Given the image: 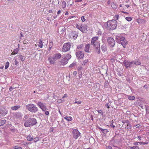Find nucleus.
Returning a JSON list of instances; mask_svg holds the SVG:
<instances>
[{"label":"nucleus","mask_w":149,"mask_h":149,"mask_svg":"<svg viewBox=\"0 0 149 149\" xmlns=\"http://www.w3.org/2000/svg\"><path fill=\"white\" fill-rule=\"evenodd\" d=\"M107 42L109 46L111 48L113 47L115 44V41L114 39L110 37H108L107 39Z\"/></svg>","instance_id":"obj_7"},{"label":"nucleus","mask_w":149,"mask_h":149,"mask_svg":"<svg viewBox=\"0 0 149 149\" xmlns=\"http://www.w3.org/2000/svg\"><path fill=\"white\" fill-rule=\"evenodd\" d=\"M130 149H139V148L137 146H133L130 147Z\"/></svg>","instance_id":"obj_35"},{"label":"nucleus","mask_w":149,"mask_h":149,"mask_svg":"<svg viewBox=\"0 0 149 149\" xmlns=\"http://www.w3.org/2000/svg\"><path fill=\"white\" fill-rule=\"evenodd\" d=\"M75 54L77 58H82L84 57V54L83 51L79 50H77Z\"/></svg>","instance_id":"obj_11"},{"label":"nucleus","mask_w":149,"mask_h":149,"mask_svg":"<svg viewBox=\"0 0 149 149\" xmlns=\"http://www.w3.org/2000/svg\"><path fill=\"white\" fill-rule=\"evenodd\" d=\"M124 65L126 68H129L133 66L132 61L130 62L127 61L125 60L123 62Z\"/></svg>","instance_id":"obj_12"},{"label":"nucleus","mask_w":149,"mask_h":149,"mask_svg":"<svg viewBox=\"0 0 149 149\" xmlns=\"http://www.w3.org/2000/svg\"><path fill=\"white\" fill-rule=\"evenodd\" d=\"M99 38L97 36L93 37L91 39L90 43L91 47L94 48L97 53H100V42L98 40Z\"/></svg>","instance_id":"obj_1"},{"label":"nucleus","mask_w":149,"mask_h":149,"mask_svg":"<svg viewBox=\"0 0 149 149\" xmlns=\"http://www.w3.org/2000/svg\"><path fill=\"white\" fill-rule=\"evenodd\" d=\"M33 140L35 142H36L39 140V139L38 138H35L33 139Z\"/></svg>","instance_id":"obj_44"},{"label":"nucleus","mask_w":149,"mask_h":149,"mask_svg":"<svg viewBox=\"0 0 149 149\" xmlns=\"http://www.w3.org/2000/svg\"><path fill=\"white\" fill-rule=\"evenodd\" d=\"M148 143H146V142H143V145H145L146 144H147Z\"/></svg>","instance_id":"obj_58"},{"label":"nucleus","mask_w":149,"mask_h":149,"mask_svg":"<svg viewBox=\"0 0 149 149\" xmlns=\"http://www.w3.org/2000/svg\"><path fill=\"white\" fill-rule=\"evenodd\" d=\"M81 0H76L75 1V2H81Z\"/></svg>","instance_id":"obj_60"},{"label":"nucleus","mask_w":149,"mask_h":149,"mask_svg":"<svg viewBox=\"0 0 149 149\" xmlns=\"http://www.w3.org/2000/svg\"><path fill=\"white\" fill-rule=\"evenodd\" d=\"M127 126L125 128V129L129 130L131 128L132 126L130 123L127 124Z\"/></svg>","instance_id":"obj_32"},{"label":"nucleus","mask_w":149,"mask_h":149,"mask_svg":"<svg viewBox=\"0 0 149 149\" xmlns=\"http://www.w3.org/2000/svg\"><path fill=\"white\" fill-rule=\"evenodd\" d=\"M90 44H88L86 45L85 46V48H84V50L86 52L89 53V49L90 48Z\"/></svg>","instance_id":"obj_20"},{"label":"nucleus","mask_w":149,"mask_h":149,"mask_svg":"<svg viewBox=\"0 0 149 149\" xmlns=\"http://www.w3.org/2000/svg\"><path fill=\"white\" fill-rule=\"evenodd\" d=\"M111 7L114 9H116L117 8L116 4L114 3H111Z\"/></svg>","instance_id":"obj_33"},{"label":"nucleus","mask_w":149,"mask_h":149,"mask_svg":"<svg viewBox=\"0 0 149 149\" xmlns=\"http://www.w3.org/2000/svg\"><path fill=\"white\" fill-rule=\"evenodd\" d=\"M81 101L80 100L78 101H75V102H74V104H81Z\"/></svg>","instance_id":"obj_42"},{"label":"nucleus","mask_w":149,"mask_h":149,"mask_svg":"<svg viewBox=\"0 0 149 149\" xmlns=\"http://www.w3.org/2000/svg\"><path fill=\"white\" fill-rule=\"evenodd\" d=\"M76 27L78 29H79V30L81 31V25L80 26L79 25H78V24H77L76 25Z\"/></svg>","instance_id":"obj_37"},{"label":"nucleus","mask_w":149,"mask_h":149,"mask_svg":"<svg viewBox=\"0 0 149 149\" xmlns=\"http://www.w3.org/2000/svg\"><path fill=\"white\" fill-rule=\"evenodd\" d=\"M72 134L73 137L77 139L79 136L80 133L77 130L75 129L73 130Z\"/></svg>","instance_id":"obj_14"},{"label":"nucleus","mask_w":149,"mask_h":149,"mask_svg":"<svg viewBox=\"0 0 149 149\" xmlns=\"http://www.w3.org/2000/svg\"><path fill=\"white\" fill-rule=\"evenodd\" d=\"M106 107H107V108H109V106L108 105V104H106Z\"/></svg>","instance_id":"obj_59"},{"label":"nucleus","mask_w":149,"mask_h":149,"mask_svg":"<svg viewBox=\"0 0 149 149\" xmlns=\"http://www.w3.org/2000/svg\"><path fill=\"white\" fill-rule=\"evenodd\" d=\"M84 47V45L81 44L77 46V48L78 49H81Z\"/></svg>","instance_id":"obj_34"},{"label":"nucleus","mask_w":149,"mask_h":149,"mask_svg":"<svg viewBox=\"0 0 149 149\" xmlns=\"http://www.w3.org/2000/svg\"><path fill=\"white\" fill-rule=\"evenodd\" d=\"M62 8H65L66 7V2L65 1H63L62 2Z\"/></svg>","instance_id":"obj_36"},{"label":"nucleus","mask_w":149,"mask_h":149,"mask_svg":"<svg viewBox=\"0 0 149 149\" xmlns=\"http://www.w3.org/2000/svg\"><path fill=\"white\" fill-rule=\"evenodd\" d=\"M110 126L111 127H112L113 128H114L115 127V126L112 123H111Z\"/></svg>","instance_id":"obj_52"},{"label":"nucleus","mask_w":149,"mask_h":149,"mask_svg":"<svg viewBox=\"0 0 149 149\" xmlns=\"http://www.w3.org/2000/svg\"><path fill=\"white\" fill-rule=\"evenodd\" d=\"M115 38L117 42L121 44L123 47H125V45L127 43V41L124 37L117 36Z\"/></svg>","instance_id":"obj_4"},{"label":"nucleus","mask_w":149,"mask_h":149,"mask_svg":"<svg viewBox=\"0 0 149 149\" xmlns=\"http://www.w3.org/2000/svg\"><path fill=\"white\" fill-rule=\"evenodd\" d=\"M99 129L101 130L102 133L105 134H107L108 132H109V131L107 129H104L101 128H99Z\"/></svg>","instance_id":"obj_24"},{"label":"nucleus","mask_w":149,"mask_h":149,"mask_svg":"<svg viewBox=\"0 0 149 149\" xmlns=\"http://www.w3.org/2000/svg\"><path fill=\"white\" fill-rule=\"evenodd\" d=\"M18 58H20L21 61H23L25 59V57L21 54L18 55Z\"/></svg>","instance_id":"obj_27"},{"label":"nucleus","mask_w":149,"mask_h":149,"mask_svg":"<svg viewBox=\"0 0 149 149\" xmlns=\"http://www.w3.org/2000/svg\"><path fill=\"white\" fill-rule=\"evenodd\" d=\"M97 111L99 113L101 114L102 115H103L102 111V110H98Z\"/></svg>","instance_id":"obj_47"},{"label":"nucleus","mask_w":149,"mask_h":149,"mask_svg":"<svg viewBox=\"0 0 149 149\" xmlns=\"http://www.w3.org/2000/svg\"><path fill=\"white\" fill-rule=\"evenodd\" d=\"M71 57V56L70 54H64L63 55L62 58L61 59L60 63L62 65H65L68 63V61Z\"/></svg>","instance_id":"obj_6"},{"label":"nucleus","mask_w":149,"mask_h":149,"mask_svg":"<svg viewBox=\"0 0 149 149\" xmlns=\"http://www.w3.org/2000/svg\"><path fill=\"white\" fill-rule=\"evenodd\" d=\"M61 13V11L60 10H58V12H57V14L58 15H59Z\"/></svg>","instance_id":"obj_56"},{"label":"nucleus","mask_w":149,"mask_h":149,"mask_svg":"<svg viewBox=\"0 0 149 149\" xmlns=\"http://www.w3.org/2000/svg\"><path fill=\"white\" fill-rule=\"evenodd\" d=\"M38 45L39 47H40V48H42V47L43 44L42 42V40L40 39L39 42H38Z\"/></svg>","instance_id":"obj_28"},{"label":"nucleus","mask_w":149,"mask_h":149,"mask_svg":"<svg viewBox=\"0 0 149 149\" xmlns=\"http://www.w3.org/2000/svg\"><path fill=\"white\" fill-rule=\"evenodd\" d=\"M122 123L124 124L126 123L127 125L130 123V121L128 120H125L123 121H122Z\"/></svg>","instance_id":"obj_39"},{"label":"nucleus","mask_w":149,"mask_h":149,"mask_svg":"<svg viewBox=\"0 0 149 149\" xmlns=\"http://www.w3.org/2000/svg\"><path fill=\"white\" fill-rule=\"evenodd\" d=\"M15 116L17 119H20L22 118V115L20 112H18L15 113Z\"/></svg>","instance_id":"obj_16"},{"label":"nucleus","mask_w":149,"mask_h":149,"mask_svg":"<svg viewBox=\"0 0 149 149\" xmlns=\"http://www.w3.org/2000/svg\"><path fill=\"white\" fill-rule=\"evenodd\" d=\"M132 63L133 66H134V65H138L141 64V63L140 61L136 60H135L133 61H132Z\"/></svg>","instance_id":"obj_19"},{"label":"nucleus","mask_w":149,"mask_h":149,"mask_svg":"<svg viewBox=\"0 0 149 149\" xmlns=\"http://www.w3.org/2000/svg\"><path fill=\"white\" fill-rule=\"evenodd\" d=\"M14 63L15 64L17 65V64L18 63V62H17V61L16 60V59L15 60V61H14Z\"/></svg>","instance_id":"obj_48"},{"label":"nucleus","mask_w":149,"mask_h":149,"mask_svg":"<svg viewBox=\"0 0 149 149\" xmlns=\"http://www.w3.org/2000/svg\"><path fill=\"white\" fill-rule=\"evenodd\" d=\"M37 123L36 119L29 118L26 120L24 123V125L26 127H29L35 125Z\"/></svg>","instance_id":"obj_3"},{"label":"nucleus","mask_w":149,"mask_h":149,"mask_svg":"<svg viewBox=\"0 0 149 149\" xmlns=\"http://www.w3.org/2000/svg\"><path fill=\"white\" fill-rule=\"evenodd\" d=\"M139 143V142H135L133 143V145H134L136 146H137L138 145Z\"/></svg>","instance_id":"obj_46"},{"label":"nucleus","mask_w":149,"mask_h":149,"mask_svg":"<svg viewBox=\"0 0 149 149\" xmlns=\"http://www.w3.org/2000/svg\"><path fill=\"white\" fill-rule=\"evenodd\" d=\"M125 19L127 21L130 22V21L132 20V19L131 17H126L125 18Z\"/></svg>","instance_id":"obj_40"},{"label":"nucleus","mask_w":149,"mask_h":149,"mask_svg":"<svg viewBox=\"0 0 149 149\" xmlns=\"http://www.w3.org/2000/svg\"><path fill=\"white\" fill-rule=\"evenodd\" d=\"M114 147H115L114 149H119V148H118V147H117V146H114Z\"/></svg>","instance_id":"obj_64"},{"label":"nucleus","mask_w":149,"mask_h":149,"mask_svg":"<svg viewBox=\"0 0 149 149\" xmlns=\"http://www.w3.org/2000/svg\"><path fill=\"white\" fill-rule=\"evenodd\" d=\"M75 63H73L71 64H70L69 66L70 68H72L75 65Z\"/></svg>","instance_id":"obj_43"},{"label":"nucleus","mask_w":149,"mask_h":149,"mask_svg":"<svg viewBox=\"0 0 149 149\" xmlns=\"http://www.w3.org/2000/svg\"><path fill=\"white\" fill-rule=\"evenodd\" d=\"M20 36H21V37H22L24 36V35L22 34V32L20 33Z\"/></svg>","instance_id":"obj_62"},{"label":"nucleus","mask_w":149,"mask_h":149,"mask_svg":"<svg viewBox=\"0 0 149 149\" xmlns=\"http://www.w3.org/2000/svg\"><path fill=\"white\" fill-rule=\"evenodd\" d=\"M117 22L115 20L113 19L107 22V28L108 30L115 29L117 26Z\"/></svg>","instance_id":"obj_2"},{"label":"nucleus","mask_w":149,"mask_h":149,"mask_svg":"<svg viewBox=\"0 0 149 149\" xmlns=\"http://www.w3.org/2000/svg\"><path fill=\"white\" fill-rule=\"evenodd\" d=\"M8 113V110L4 107L0 108V116L1 118L5 116Z\"/></svg>","instance_id":"obj_10"},{"label":"nucleus","mask_w":149,"mask_h":149,"mask_svg":"<svg viewBox=\"0 0 149 149\" xmlns=\"http://www.w3.org/2000/svg\"><path fill=\"white\" fill-rule=\"evenodd\" d=\"M106 149H112V147L111 146H109L107 147Z\"/></svg>","instance_id":"obj_49"},{"label":"nucleus","mask_w":149,"mask_h":149,"mask_svg":"<svg viewBox=\"0 0 149 149\" xmlns=\"http://www.w3.org/2000/svg\"><path fill=\"white\" fill-rule=\"evenodd\" d=\"M33 136H31V135H29L27 136L26 139L28 141H31L33 140Z\"/></svg>","instance_id":"obj_25"},{"label":"nucleus","mask_w":149,"mask_h":149,"mask_svg":"<svg viewBox=\"0 0 149 149\" xmlns=\"http://www.w3.org/2000/svg\"><path fill=\"white\" fill-rule=\"evenodd\" d=\"M81 31L83 33H86L87 32V26L86 24H81Z\"/></svg>","instance_id":"obj_15"},{"label":"nucleus","mask_w":149,"mask_h":149,"mask_svg":"<svg viewBox=\"0 0 149 149\" xmlns=\"http://www.w3.org/2000/svg\"><path fill=\"white\" fill-rule=\"evenodd\" d=\"M64 119L68 121H70L72 119V118L71 116H65Z\"/></svg>","instance_id":"obj_29"},{"label":"nucleus","mask_w":149,"mask_h":149,"mask_svg":"<svg viewBox=\"0 0 149 149\" xmlns=\"http://www.w3.org/2000/svg\"><path fill=\"white\" fill-rule=\"evenodd\" d=\"M128 99L130 100H134L135 99V97L133 96L128 95Z\"/></svg>","instance_id":"obj_30"},{"label":"nucleus","mask_w":149,"mask_h":149,"mask_svg":"<svg viewBox=\"0 0 149 149\" xmlns=\"http://www.w3.org/2000/svg\"><path fill=\"white\" fill-rule=\"evenodd\" d=\"M88 59H86L84 60L82 62L81 64L83 66H86L88 64Z\"/></svg>","instance_id":"obj_22"},{"label":"nucleus","mask_w":149,"mask_h":149,"mask_svg":"<svg viewBox=\"0 0 149 149\" xmlns=\"http://www.w3.org/2000/svg\"><path fill=\"white\" fill-rule=\"evenodd\" d=\"M77 74V72L76 71H74L73 72V74L74 75H76Z\"/></svg>","instance_id":"obj_61"},{"label":"nucleus","mask_w":149,"mask_h":149,"mask_svg":"<svg viewBox=\"0 0 149 149\" xmlns=\"http://www.w3.org/2000/svg\"><path fill=\"white\" fill-rule=\"evenodd\" d=\"M26 109L31 112L35 113L38 110L36 106L33 104H29L26 105Z\"/></svg>","instance_id":"obj_5"},{"label":"nucleus","mask_w":149,"mask_h":149,"mask_svg":"<svg viewBox=\"0 0 149 149\" xmlns=\"http://www.w3.org/2000/svg\"><path fill=\"white\" fill-rule=\"evenodd\" d=\"M9 66V63L8 62H7L6 63L5 66V68L6 69H7V68Z\"/></svg>","instance_id":"obj_38"},{"label":"nucleus","mask_w":149,"mask_h":149,"mask_svg":"<svg viewBox=\"0 0 149 149\" xmlns=\"http://www.w3.org/2000/svg\"><path fill=\"white\" fill-rule=\"evenodd\" d=\"M61 57V55L60 53H58L55 54L53 57L54 58V59L55 60H56L60 58Z\"/></svg>","instance_id":"obj_17"},{"label":"nucleus","mask_w":149,"mask_h":149,"mask_svg":"<svg viewBox=\"0 0 149 149\" xmlns=\"http://www.w3.org/2000/svg\"><path fill=\"white\" fill-rule=\"evenodd\" d=\"M18 48H16L15 49L13 52L12 53V55H15L17 54L18 52Z\"/></svg>","instance_id":"obj_31"},{"label":"nucleus","mask_w":149,"mask_h":149,"mask_svg":"<svg viewBox=\"0 0 149 149\" xmlns=\"http://www.w3.org/2000/svg\"><path fill=\"white\" fill-rule=\"evenodd\" d=\"M136 128H138L140 127V125L139 124L136 125Z\"/></svg>","instance_id":"obj_55"},{"label":"nucleus","mask_w":149,"mask_h":149,"mask_svg":"<svg viewBox=\"0 0 149 149\" xmlns=\"http://www.w3.org/2000/svg\"><path fill=\"white\" fill-rule=\"evenodd\" d=\"M78 36L77 34L75 31H72L69 33V38L70 39L75 40L77 39Z\"/></svg>","instance_id":"obj_9"},{"label":"nucleus","mask_w":149,"mask_h":149,"mask_svg":"<svg viewBox=\"0 0 149 149\" xmlns=\"http://www.w3.org/2000/svg\"><path fill=\"white\" fill-rule=\"evenodd\" d=\"M45 114L46 115H48L49 114V112L48 111H45Z\"/></svg>","instance_id":"obj_51"},{"label":"nucleus","mask_w":149,"mask_h":149,"mask_svg":"<svg viewBox=\"0 0 149 149\" xmlns=\"http://www.w3.org/2000/svg\"><path fill=\"white\" fill-rule=\"evenodd\" d=\"M137 138L139 140L141 141V137L140 136H137Z\"/></svg>","instance_id":"obj_53"},{"label":"nucleus","mask_w":149,"mask_h":149,"mask_svg":"<svg viewBox=\"0 0 149 149\" xmlns=\"http://www.w3.org/2000/svg\"><path fill=\"white\" fill-rule=\"evenodd\" d=\"M37 104L43 111H45L46 110L47 108L45 106V104L42 103L41 102H38L37 103Z\"/></svg>","instance_id":"obj_13"},{"label":"nucleus","mask_w":149,"mask_h":149,"mask_svg":"<svg viewBox=\"0 0 149 149\" xmlns=\"http://www.w3.org/2000/svg\"><path fill=\"white\" fill-rule=\"evenodd\" d=\"M20 107L19 105H17L11 107V109L13 110H16Z\"/></svg>","instance_id":"obj_26"},{"label":"nucleus","mask_w":149,"mask_h":149,"mask_svg":"<svg viewBox=\"0 0 149 149\" xmlns=\"http://www.w3.org/2000/svg\"><path fill=\"white\" fill-rule=\"evenodd\" d=\"M6 122V120L4 118L0 120V126H1L4 124Z\"/></svg>","instance_id":"obj_23"},{"label":"nucleus","mask_w":149,"mask_h":149,"mask_svg":"<svg viewBox=\"0 0 149 149\" xmlns=\"http://www.w3.org/2000/svg\"><path fill=\"white\" fill-rule=\"evenodd\" d=\"M53 46V42H50L49 43V46L50 48H52Z\"/></svg>","instance_id":"obj_50"},{"label":"nucleus","mask_w":149,"mask_h":149,"mask_svg":"<svg viewBox=\"0 0 149 149\" xmlns=\"http://www.w3.org/2000/svg\"><path fill=\"white\" fill-rule=\"evenodd\" d=\"M81 19L83 22H84L86 20L84 18V16H82L81 17Z\"/></svg>","instance_id":"obj_45"},{"label":"nucleus","mask_w":149,"mask_h":149,"mask_svg":"<svg viewBox=\"0 0 149 149\" xmlns=\"http://www.w3.org/2000/svg\"><path fill=\"white\" fill-rule=\"evenodd\" d=\"M71 45L70 43L68 42L64 43L62 48V51L65 52L68 51L70 48Z\"/></svg>","instance_id":"obj_8"},{"label":"nucleus","mask_w":149,"mask_h":149,"mask_svg":"<svg viewBox=\"0 0 149 149\" xmlns=\"http://www.w3.org/2000/svg\"><path fill=\"white\" fill-rule=\"evenodd\" d=\"M119 17V15H116L114 17V19H115V20H118Z\"/></svg>","instance_id":"obj_41"},{"label":"nucleus","mask_w":149,"mask_h":149,"mask_svg":"<svg viewBox=\"0 0 149 149\" xmlns=\"http://www.w3.org/2000/svg\"><path fill=\"white\" fill-rule=\"evenodd\" d=\"M102 51L105 52L107 51V46L105 44H103L101 46Z\"/></svg>","instance_id":"obj_21"},{"label":"nucleus","mask_w":149,"mask_h":149,"mask_svg":"<svg viewBox=\"0 0 149 149\" xmlns=\"http://www.w3.org/2000/svg\"><path fill=\"white\" fill-rule=\"evenodd\" d=\"M121 12L123 13H124V14H128V13H127L126 12H125V11H122Z\"/></svg>","instance_id":"obj_63"},{"label":"nucleus","mask_w":149,"mask_h":149,"mask_svg":"<svg viewBox=\"0 0 149 149\" xmlns=\"http://www.w3.org/2000/svg\"><path fill=\"white\" fill-rule=\"evenodd\" d=\"M49 62L50 64H54L55 63V61L53 57H50L48 58Z\"/></svg>","instance_id":"obj_18"},{"label":"nucleus","mask_w":149,"mask_h":149,"mask_svg":"<svg viewBox=\"0 0 149 149\" xmlns=\"http://www.w3.org/2000/svg\"><path fill=\"white\" fill-rule=\"evenodd\" d=\"M15 149H22L21 147H16L15 146Z\"/></svg>","instance_id":"obj_54"},{"label":"nucleus","mask_w":149,"mask_h":149,"mask_svg":"<svg viewBox=\"0 0 149 149\" xmlns=\"http://www.w3.org/2000/svg\"><path fill=\"white\" fill-rule=\"evenodd\" d=\"M82 69V67L81 66H80L79 67H78V70H80L81 69Z\"/></svg>","instance_id":"obj_57"}]
</instances>
